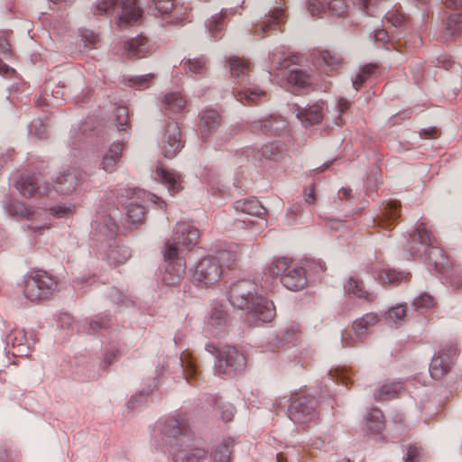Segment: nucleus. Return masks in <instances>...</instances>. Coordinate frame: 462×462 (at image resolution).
Here are the masks:
<instances>
[{"label": "nucleus", "mask_w": 462, "mask_h": 462, "mask_svg": "<svg viewBox=\"0 0 462 462\" xmlns=\"http://www.w3.org/2000/svg\"><path fill=\"white\" fill-rule=\"evenodd\" d=\"M163 437L169 439L174 462H200L208 457L204 449L184 445L191 439L189 426L183 417H169L161 427Z\"/></svg>", "instance_id": "nucleus-1"}, {"label": "nucleus", "mask_w": 462, "mask_h": 462, "mask_svg": "<svg viewBox=\"0 0 462 462\" xmlns=\"http://www.w3.org/2000/svg\"><path fill=\"white\" fill-rule=\"evenodd\" d=\"M436 240L424 223H420L416 231L411 235L407 249L412 256L421 257L425 254V263L432 266L437 273L447 272L451 263L442 248L435 245Z\"/></svg>", "instance_id": "nucleus-2"}, {"label": "nucleus", "mask_w": 462, "mask_h": 462, "mask_svg": "<svg viewBox=\"0 0 462 462\" xmlns=\"http://www.w3.org/2000/svg\"><path fill=\"white\" fill-rule=\"evenodd\" d=\"M229 68L236 85L235 96L239 102L245 105H254L256 99L265 95V92L258 88H247L251 70V63L248 60L232 57L229 59Z\"/></svg>", "instance_id": "nucleus-3"}, {"label": "nucleus", "mask_w": 462, "mask_h": 462, "mask_svg": "<svg viewBox=\"0 0 462 462\" xmlns=\"http://www.w3.org/2000/svg\"><path fill=\"white\" fill-rule=\"evenodd\" d=\"M206 350L216 355L215 374L220 377H232L245 366V357L236 347L225 346L218 348L212 343L205 346Z\"/></svg>", "instance_id": "nucleus-4"}, {"label": "nucleus", "mask_w": 462, "mask_h": 462, "mask_svg": "<svg viewBox=\"0 0 462 462\" xmlns=\"http://www.w3.org/2000/svg\"><path fill=\"white\" fill-rule=\"evenodd\" d=\"M121 23H135L142 16L137 0H97L93 13L95 15H112L116 10Z\"/></svg>", "instance_id": "nucleus-5"}, {"label": "nucleus", "mask_w": 462, "mask_h": 462, "mask_svg": "<svg viewBox=\"0 0 462 462\" xmlns=\"http://www.w3.org/2000/svg\"><path fill=\"white\" fill-rule=\"evenodd\" d=\"M57 281L47 272L40 271L24 279L23 294L31 301L50 299L56 289Z\"/></svg>", "instance_id": "nucleus-6"}, {"label": "nucleus", "mask_w": 462, "mask_h": 462, "mask_svg": "<svg viewBox=\"0 0 462 462\" xmlns=\"http://www.w3.org/2000/svg\"><path fill=\"white\" fill-rule=\"evenodd\" d=\"M162 254L166 263L162 281L167 285L179 284L186 274V262L179 254V249L172 243H165Z\"/></svg>", "instance_id": "nucleus-7"}, {"label": "nucleus", "mask_w": 462, "mask_h": 462, "mask_svg": "<svg viewBox=\"0 0 462 462\" xmlns=\"http://www.w3.org/2000/svg\"><path fill=\"white\" fill-rule=\"evenodd\" d=\"M316 407V400L301 391L291 396L289 416L295 423H308L317 418Z\"/></svg>", "instance_id": "nucleus-8"}, {"label": "nucleus", "mask_w": 462, "mask_h": 462, "mask_svg": "<svg viewBox=\"0 0 462 462\" xmlns=\"http://www.w3.org/2000/svg\"><path fill=\"white\" fill-rule=\"evenodd\" d=\"M222 273V265L217 258L205 257L195 267L193 272L194 282L198 286L209 287L219 282Z\"/></svg>", "instance_id": "nucleus-9"}, {"label": "nucleus", "mask_w": 462, "mask_h": 462, "mask_svg": "<svg viewBox=\"0 0 462 462\" xmlns=\"http://www.w3.org/2000/svg\"><path fill=\"white\" fill-rule=\"evenodd\" d=\"M259 296L256 284L249 280L237 281L229 289L230 303L240 310L247 309Z\"/></svg>", "instance_id": "nucleus-10"}, {"label": "nucleus", "mask_w": 462, "mask_h": 462, "mask_svg": "<svg viewBox=\"0 0 462 462\" xmlns=\"http://www.w3.org/2000/svg\"><path fill=\"white\" fill-rule=\"evenodd\" d=\"M15 189L24 198L48 195L53 185L47 182L40 174L22 175L14 182Z\"/></svg>", "instance_id": "nucleus-11"}, {"label": "nucleus", "mask_w": 462, "mask_h": 462, "mask_svg": "<svg viewBox=\"0 0 462 462\" xmlns=\"http://www.w3.org/2000/svg\"><path fill=\"white\" fill-rule=\"evenodd\" d=\"M200 238L199 230L185 222H179L173 228V235L165 243H172L174 246L181 250L190 251L196 246Z\"/></svg>", "instance_id": "nucleus-12"}, {"label": "nucleus", "mask_w": 462, "mask_h": 462, "mask_svg": "<svg viewBox=\"0 0 462 462\" xmlns=\"http://www.w3.org/2000/svg\"><path fill=\"white\" fill-rule=\"evenodd\" d=\"M246 310L247 319L254 326H258L260 322H271L276 315L273 302L262 296L256 297Z\"/></svg>", "instance_id": "nucleus-13"}, {"label": "nucleus", "mask_w": 462, "mask_h": 462, "mask_svg": "<svg viewBox=\"0 0 462 462\" xmlns=\"http://www.w3.org/2000/svg\"><path fill=\"white\" fill-rule=\"evenodd\" d=\"M183 147L180 128L177 122H170L161 140V149L164 157L173 158Z\"/></svg>", "instance_id": "nucleus-14"}, {"label": "nucleus", "mask_w": 462, "mask_h": 462, "mask_svg": "<svg viewBox=\"0 0 462 462\" xmlns=\"http://www.w3.org/2000/svg\"><path fill=\"white\" fill-rule=\"evenodd\" d=\"M288 126V122L282 116H270L263 119L254 120L249 124V130L255 134L279 135Z\"/></svg>", "instance_id": "nucleus-15"}, {"label": "nucleus", "mask_w": 462, "mask_h": 462, "mask_svg": "<svg viewBox=\"0 0 462 462\" xmlns=\"http://www.w3.org/2000/svg\"><path fill=\"white\" fill-rule=\"evenodd\" d=\"M284 23V10L280 7H276L255 25L254 33L255 36L262 38L265 35H269L272 32H282Z\"/></svg>", "instance_id": "nucleus-16"}, {"label": "nucleus", "mask_w": 462, "mask_h": 462, "mask_svg": "<svg viewBox=\"0 0 462 462\" xmlns=\"http://www.w3.org/2000/svg\"><path fill=\"white\" fill-rule=\"evenodd\" d=\"M456 348H449L447 352L441 350L435 356L430 365V374L433 379H441L450 369L452 357L456 355Z\"/></svg>", "instance_id": "nucleus-17"}, {"label": "nucleus", "mask_w": 462, "mask_h": 462, "mask_svg": "<svg viewBox=\"0 0 462 462\" xmlns=\"http://www.w3.org/2000/svg\"><path fill=\"white\" fill-rule=\"evenodd\" d=\"M324 102H318L308 108L297 106L294 113L304 126L320 124L324 118Z\"/></svg>", "instance_id": "nucleus-18"}, {"label": "nucleus", "mask_w": 462, "mask_h": 462, "mask_svg": "<svg viewBox=\"0 0 462 462\" xmlns=\"http://www.w3.org/2000/svg\"><path fill=\"white\" fill-rule=\"evenodd\" d=\"M400 203L388 201L383 204L380 214L374 219V225L383 229H389L401 216Z\"/></svg>", "instance_id": "nucleus-19"}, {"label": "nucleus", "mask_w": 462, "mask_h": 462, "mask_svg": "<svg viewBox=\"0 0 462 462\" xmlns=\"http://www.w3.org/2000/svg\"><path fill=\"white\" fill-rule=\"evenodd\" d=\"M281 282L288 290L300 291L305 288L308 279L304 268L293 264L292 267L282 275Z\"/></svg>", "instance_id": "nucleus-20"}, {"label": "nucleus", "mask_w": 462, "mask_h": 462, "mask_svg": "<svg viewBox=\"0 0 462 462\" xmlns=\"http://www.w3.org/2000/svg\"><path fill=\"white\" fill-rule=\"evenodd\" d=\"M83 173L78 167H70L60 175V194L69 195L76 190L82 180Z\"/></svg>", "instance_id": "nucleus-21"}, {"label": "nucleus", "mask_w": 462, "mask_h": 462, "mask_svg": "<svg viewBox=\"0 0 462 462\" xmlns=\"http://www.w3.org/2000/svg\"><path fill=\"white\" fill-rule=\"evenodd\" d=\"M227 324V312L222 305L215 306L210 312L208 321L206 326L208 334L217 337Z\"/></svg>", "instance_id": "nucleus-22"}, {"label": "nucleus", "mask_w": 462, "mask_h": 462, "mask_svg": "<svg viewBox=\"0 0 462 462\" xmlns=\"http://www.w3.org/2000/svg\"><path fill=\"white\" fill-rule=\"evenodd\" d=\"M3 205L8 215L16 217L19 219H32L37 214L32 207H28L17 199L5 198Z\"/></svg>", "instance_id": "nucleus-23"}, {"label": "nucleus", "mask_w": 462, "mask_h": 462, "mask_svg": "<svg viewBox=\"0 0 462 462\" xmlns=\"http://www.w3.org/2000/svg\"><path fill=\"white\" fill-rule=\"evenodd\" d=\"M153 178L166 186L171 194H176L182 189L180 175L166 171L162 167L156 168Z\"/></svg>", "instance_id": "nucleus-24"}, {"label": "nucleus", "mask_w": 462, "mask_h": 462, "mask_svg": "<svg viewBox=\"0 0 462 462\" xmlns=\"http://www.w3.org/2000/svg\"><path fill=\"white\" fill-rule=\"evenodd\" d=\"M125 54L127 57L143 58L150 51L151 46L146 37L138 35L124 43Z\"/></svg>", "instance_id": "nucleus-25"}, {"label": "nucleus", "mask_w": 462, "mask_h": 462, "mask_svg": "<svg viewBox=\"0 0 462 462\" xmlns=\"http://www.w3.org/2000/svg\"><path fill=\"white\" fill-rule=\"evenodd\" d=\"M344 290L346 294L356 297L366 302H373L376 298L374 293L365 289V284L362 280L354 276L347 280L346 283L344 285Z\"/></svg>", "instance_id": "nucleus-26"}, {"label": "nucleus", "mask_w": 462, "mask_h": 462, "mask_svg": "<svg viewBox=\"0 0 462 462\" xmlns=\"http://www.w3.org/2000/svg\"><path fill=\"white\" fill-rule=\"evenodd\" d=\"M221 116L216 110L205 111L200 118L199 129L202 138L209 137L221 125Z\"/></svg>", "instance_id": "nucleus-27"}, {"label": "nucleus", "mask_w": 462, "mask_h": 462, "mask_svg": "<svg viewBox=\"0 0 462 462\" xmlns=\"http://www.w3.org/2000/svg\"><path fill=\"white\" fill-rule=\"evenodd\" d=\"M410 273L398 272L393 269H383L378 272L377 280L383 285L391 284L397 286L411 279Z\"/></svg>", "instance_id": "nucleus-28"}, {"label": "nucleus", "mask_w": 462, "mask_h": 462, "mask_svg": "<svg viewBox=\"0 0 462 462\" xmlns=\"http://www.w3.org/2000/svg\"><path fill=\"white\" fill-rule=\"evenodd\" d=\"M7 346L17 349V352L13 351L14 356H27V338L23 329H14L6 337Z\"/></svg>", "instance_id": "nucleus-29"}, {"label": "nucleus", "mask_w": 462, "mask_h": 462, "mask_svg": "<svg viewBox=\"0 0 462 462\" xmlns=\"http://www.w3.org/2000/svg\"><path fill=\"white\" fill-rule=\"evenodd\" d=\"M341 57L337 53H331L328 51H321L316 58V64L326 74L336 69L341 63Z\"/></svg>", "instance_id": "nucleus-30"}, {"label": "nucleus", "mask_w": 462, "mask_h": 462, "mask_svg": "<svg viewBox=\"0 0 462 462\" xmlns=\"http://www.w3.org/2000/svg\"><path fill=\"white\" fill-rule=\"evenodd\" d=\"M124 144L122 143H114L107 152L104 155L101 167L106 171H115L116 164L121 157Z\"/></svg>", "instance_id": "nucleus-31"}, {"label": "nucleus", "mask_w": 462, "mask_h": 462, "mask_svg": "<svg viewBox=\"0 0 462 462\" xmlns=\"http://www.w3.org/2000/svg\"><path fill=\"white\" fill-rule=\"evenodd\" d=\"M163 106L168 115L179 114L186 106V100L180 93H169L164 97Z\"/></svg>", "instance_id": "nucleus-32"}, {"label": "nucleus", "mask_w": 462, "mask_h": 462, "mask_svg": "<svg viewBox=\"0 0 462 462\" xmlns=\"http://www.w3.org/2000/svg\"><path fill=\"white\" fill-rule=\"evenodd\" d=\"M234 208L252 216H261L265 214L266 209L256 199H240L235 202Z\"/></svg>", "instance_id": "nucleus-33"}, {"label": "nucleus", "mask_w": 462, "mask_h": 462, "mask_svg": "<svg viewBox=\"0 0 462 462\" xmlns=\"http://www.w3.org/2000/svg\"><path fill=\"white\" fill-rule=\"evenodd\" d=\"M379 319L376 313L370 312L365 314L362 318L357 319L353 323V331L358 339H362L366 330L374 326Z\"/></svg>", "instance_id": "nucleus-34"}, {"label": "nucleus", "mask_w": 462, "mask_h": 462, "mask_svg": "<svg viewBox=\"0 0 462 462\" xmlns=\"http://www.w3.org/2000/svg\"><path fill=\"white\" fill-rule=\"evenodd\" d=\"M180 365L183 368L186 380L189 383H193V381L196 382L199 374L198 365L191 353L185 351L180 355Z\"/></svg>", "instance_id": "nucleus-35"}, {"label": "nucleus", "mask_w": 462, "mask_h": 462, "mask_svg": "<svg viewBox=\"0 0 462 462\" xmlns=\"http://www.w3.org/2000/svg\"><path fill=\"white\" fill-rule=\"evenodd\" d=\"M403 391V385L401 382H387L374 393V397L380 401H389Z\"/></svg>", "instance_id": "nucleus-36"}, {"label": "nucleus", "mask_w": 462, "mask_h": 462, "mask_svg": "<svg viewBox=\"0 0 462 462\" xmlns=\"http://www.w3.org/2000/svg\"><path fill=\"white\" fill-rule=\"evenodd\" d=\"M366 427L374 434H379L384 428L383 415L379 409H372L366 417Z\"/></svg>", "instance_id": "nucleus-37"}, {"label": "nucleus", "mask_w": 462, "mask_h": 462, "mask_svg": "<svg viewBox=\"0 0 462 462\" xmlns=\"http://www.w3.org/2000/svg\"><path fill=\"white\" fill-rule=\"evenodd\" d=\"M233 439H226L219 444L211 454L214 462H229L233 448Z\"/></svg>", "instance_id": "nucleus-38"}, {"label": "nucleus", "mask_w": 462, "mask_h": 462, "mask_svg": "<svg viewBox=\"0 0 462 462\" xmlns=\"http://www.w3.org/2000/svg\"><path fill=\"white\" fill-rule=\"evenodd\" d=\"M293 264V261L289 257H277L272 261L269 266V272L272 275L280 276L282 278Z\"/></svg>", "instance_id": "nucleus-39"}, {"label": "nucleus", "mask_w": 462, "mask_h": 462, "mask_svg": "<svg viewBox=\"0 0 462 462\" xmlns=\"http://www.w3.org/2000/svg\"><path fill=\"white\" fill-rule=\"evenodd\" d=\"M280 154V149L273 143H267L259 149L254 155L255 161L263 163L267 161H274Z\"/></svg>", "instance_id": "nucleus-40"}, {"label": "nucleus", "mask_w": 462, "mask_h": 462, "mask_svg": "<svg viewBox=\"0 0 462 462\" xmlns=\"http://www.w3.org/2000/svg\"><path fill=\"white\" fill-rule=\"evenodd\" d=\"M462 32V14H450L444 23L445 36L452 37Z\"/></svg>", "instance_id": "nucleus-41"}, {"label": "nucleus", "mask_w": 462, "mask_h": 462, "mask_svg": "<svg viewBox=\"0 0 462 462\" xmlns=\"http://www.w3.org/2000/svg\"><path fill=\"white\" fill-rule=\"evenodd\" d=\"M300 336V331L294 327L287 328L277 336L278 345L284 346L290 344H296Z\"/></svg>", "instance_id": "nucleus-42"}, {"label": "nucleus", "mask_w": 462, "mask_h": 462, "mask_svg": "<svg viewBox=\"0 0 462 462\" xmlns=\"http://www.w3.org/2000/svg\"><path fill=\"white\" fill-rule=\"evenodd\" d=\"M227 10H222L219 14H216L211 17L208 23V29L209 33L213 37H217V33L221 32L225 24L226 18L227 16Z\"/></svg>", "instance_id": "nucleus-43"}, {"label": "nucleus", "mask_w": 462, "mask_h": 462, "mask_svg": "<svg viewBox=\"0 0 462 462\" xmlns=\"http://www.w3.org/2000/svg\"><path fill=\"white\" fill-rule=\"evenodd\" d=\"M96 230L101 236L112 239L116 234L117 226L110 217H105L101 222L97 224Z\"/></svg>", "instance_id": "nucleus-44"}, {"label": "nucleus", "mask_w": 462, "mask_h": 462, "mask_svg": "<svg viewBox=\"0 0 462 462\" xmlns=\"http://www.w3.org/2000/svg\"><path fill=\"white\" fill-rule=\"evenodd\" d=\"M145 217V208L142 205L131 203L126 208V218L134 225L142 224Z\"/></svg>", "instance_id": "nucleus-45"}, {"label": "nucleus", "mask_w": 462, "mask_h": 462, "mask_svg": "<svg viewBox=\"0 0 462 462\" xmlns=\"http://www.w3.org/2000/svg\"><path fill=\"white\" fill-rule=\"evenodd\" d=\"M29 135L39 140L46 139L49 136V127L41 119L32 120L29 125Z\"/></svg>", "instance_id": "nucleus-46"}, {"label": "nucleus", "mask_w": 462, "mask_h": 462, "mask_svg": "<svg viewBox=\"0 0 462 462\" xmlns=\"http://www.w3.org/2000/svg\"><path fill=\"white\" fill-rule=\"evenodd\" d=\"M184 69L188 74H204L207 70V64L204 58L189 59L184 62Z\"/></svg>", "instance_id": "nucleus-47"}, {"label": "nucleus", "mask_w": 462, "mask_h": 462, "mask_svg": "<svg viewBox=\"0 0 462 462\" xmlns=\"http://www.w3.org/2000/svg\"><path fill=\"white\" fill-rule=\"evenodd\" d=\"M289 84L297 88H303L310 84V77L301 70L292 69L287 77Z\"/></svg>", "instance_id": "nucleus-48"}, {"label": "nucleus", "mask_w": 462, "mask_h": 462, "mask_svg": "<svg viewBox=\"0 0 462 462\" xmlns=\"http://www.w3.org/2000/svg\"><path fill=\"white\" fill-rule=\"evenodd\" d=\"M377 71V66L374 64L365 65L360 73L353 79V87L356 90H358L367 79L375 74Z\"/></svg>", "instance_id": "nucleus-49"}, {"label": "nucleus", "mask_w": 462, "mask_h": 462, "mask_svg": "<svg viewBox=\"0 0 462 462\" xmlns=\"http://www.w3.org/2000/svg\"><path fill=\"white\" fill-rule=\"evenodd\" d=\"M328 12L336 16H343L347 13L348 5L345 0H329L326 2Z\"/></svg>", "instance_id": "nucleus-50"}, {"label": "nucleus", "mask_w": 462, "mask_h": 462, "mask_svg": "<svg viewBox=\"0 0 462 462\" xmlns=\"http://www.w3.org/2000/svg\"><path fill=\"white\" fill-rule=\"evenodd\" d=\"M130 257L131 251L126 246H116L109 253V258L116 263H123Z\"/></svg>", "instance_id": "nucleus-51"}, {"label": "nucleus", "mask_w": 462, "mask_h": 462, "mask_svg": "<svg viewBox=\"0 0 462 462\" xmlns=\"http://www.w3.org/2000/svg\"><path fill=\"white\" fill-rule=\"evenodd\" d=\"M115 117L120 131L125 130V126L129 124V112L126 106H118L115 111Z\"/></svg>", "instance_id": "nucleus-52"}, {"label": "nucleus", "mask_w": 462, "mask_h": 462, "mask_svg": "<svg viewBox=\"0 0 462 462\" xmlns=\"http://www.w3.org/2000/svg\"><path fill=\"white\" fill-rule=\"evenodd\" d=\"M153 79H154V75L148 73L145 75L133 77V78L129 79V82L132 87H136L139 88H145L149 87L150 83L152 81Z\"/></svg>", "instance_id": "nucleus-53"}, {"label": "nucleus", "mask_w": 462, "mask_h": 462, "mask_svg": "<svg viewBox=\"0 0 462 462\" xmlns=\"http://www.w3.org/2000/svg\"><path fill=\"white\" fill-rule=\"evenodd\" d=\"M413 304L417 310H427L434 306V299L428 293H422L414 300Z\"/></svg>", "instance_id": "nucleus-54"}, {"label": "nucleus", "mask_w": 462, "mask_h": 462, "mask_svg": "<svg viewBox=\"0 0 462 462\" xmlns=\"http://www.w3.org/2000/svg\"><path fill=\"white\" fill-rule=\"evenodd\" d=\"M153 10L159 14H169L174 6L173 0H152Z\"/></svg>", "instance_id": "nucleus-55"}, {"label": "nucleus", "mask_w": 462, "mask_h": 462, "mask_svg": "<svg viewBox=\"0 0 462 462\" xmlns=\"http://www.w3.org/2000/svg\"><path fill=\"white\" fill-rule=\"evenodd\" d=\"M385 18L387 22L390 23L394 27L401 26L405 20L403 14L401 13L399 10L388 12L385 14Z\"/></svg>", "instance_id": "nucleus-56"}, {"label": "nucleus", "mask_w": 462, "mask_h": 462, "mask_svg": "<svg viewBox=\"0 0 462 462\" xmlns=\"http://www.w3.org/2000/svg\"><path fill=\"white\" fill-rule=\"evenodd\" d=\"M309 12L312 16L326 14L328 12L326 3L319 0H310L309 3Z\"/></svg>", "instance_id": "nucleus-57"}, {"label": "nucleus", "mask_w": 462, "mask_h": 462, "mask_svg": "<svg viewBox=\"0 0 462 462\" xmlns=\"http://www.w3.org/2000/svg\"><path fill=\"white\" fill-rule=\"evenodd\" d=\"M81 40L86 47L92 49L95 48L99 42V37L93 32L86 30L81 33Z\"/></svg>", "instance_id": "nucleus-58"}, {"label": "nucleus", "mask_w": 462, "mask_h": 462, "mask_svg": "<svg viewBox=\"0 0 462 462\" xmlns=\"http://www.w3.org/2000/svg\"><path fill=\"white\" fill-rule=\"evenodd\" d=\"M332 379L336 380L342 384L348 385L350 383V376L352 372L350 370H337L333 374L330 373Z\"/></svg>", "instance_id": "nucleus-59"}, {"label": "nucleus", "mask_w": 462, "mask_h": 462, "mask_svg": "<svg viewBox=\"0 0 462 462\" xmlns=\"http://www.w3.org/2000/svg\"><path fill=\"white\" fill-rule=\"evenodd\" d=\"M421 455V447L417 445L410 446L404 462H419Z\"/></svg>", "instance_id": "nucleus-60"}, {"label": "nucleus", "mask_w": 462, "mask_h": 462, "mask_svg": "<svg viewBox=\"0 0 462 462\" xmlns=\"http://www.w3.org/2000/svg\"><path fill=\"white\" fill-rule=\"evenodd\" d=\"M383 0H358V5L365 10L367 14L374 15L373 7L378 6Z\"/></svg>", "instance_id": "nucleus-61"}, {"label": "nucleus", "mask_w": 462, "mask_h": 462, "mask_svg": "<svg viewBox=\"0 0 462 462\" xmlns=\"http://www.w3.org/2000/svg\"><path fill=\"white\" fill-rule=\"evenodd\" d=\"M219 408L221 410L220 411L221 419L226 422L230 421L233 419L234 414H235V407L230 403H226V404H223Z\"/></svg>", "instance_id": "nucleus-62"}, {"label": "nucleus", "mask_w": 462, "mask_h": 462, "mask_svg": "<svg viewBox=\"0 0 462 462\" xmlns=\"http://www.w3.org/2000/svg\"><path fill=\"white\" fill-rule=\"evenodd\" d=\"M388 314L392 320H402L406 316V309L403 305H399L392 308Z\"/></svg>", "instance_id": "nucleus-63"}, {"label": "nucleus", "mask_w": 462, "mask_h": 462, "mask_svg": "<svg viewBox=\"0 0 462 462\" xmlns=\"http://www.w3.org/2000/svg\"><path fill=\"white\" fill-rule=\"evenodd\" d=\"M349 108V102L346 99L340 98L337 105V110L339 113V116L336 121L337 125H341L343 124L341 116Z\"/></svg>", "instance_id": "nucleus-64"}]
</instances>
